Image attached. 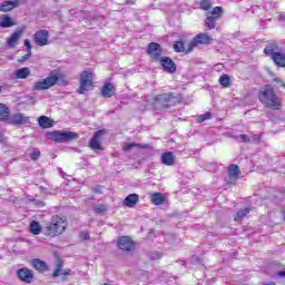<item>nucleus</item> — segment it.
<instances>
[{
	"label": "nucleus",
	"instance_id": "1",
	"mask_svg": "<svg viewBox=\"0 0 285 285\" xmlns=\"http://www.w3.org/2000/svg\"><path fill=\"white\" fill-rule=\"evenodd\" d=\"M258 99L265 108H271V110H279L282 108V100L268 85L258 92Z\"/></svg>",
	"mask_w": 285,
	"mask_h": 285
},
{
	"label": "nucleus",
	"instance_id": "2",
	"mask_svg": "<svg viewBox=\"0 0 285 285\" xmlns=\"http://www.w3.org/2000/svg\"><path fill=\"white\" fill-rule=\"evenodd\" d=\"M66 228H68V218L66 216H52L51 223L47 224L43 233L47 237H57V235H63Z\"/></svg>",
	"mask_w": 285,
	"mask_h": 285
},
{
	"label": "nucleus",
	"instance_id": "3",
	"mask_svg": "<svg viewBox=\"0 0 285 285\" xmlns=\"http://www.w3.org/2000/svg\"><path fill=\"white\" fill-rule=\"evenodd\" d=\"M94 81H95V72H92V69L88 68L83 70L80 73V78H79V88H78L79 95H86V92H89V90H92Z\"/></svg>",
	"mask_w": 285,
	"mask_h": 285
},
{
	"label": "nucleus",
	"instance_id": "4",
	"mask_svg": "<svg viewBox=\"0 0 285 285\" xmlns=\"http://www.w3.org/2000/svg\"><path fill=\"white\" fill-rule=\"evenodd\" d=\"M47 139L51 141H57L58 144H66V141H75L79 139V134L73 131H51L47 134Z\"/></svg>",
	"mask_w": 285,
	"mask_h": 285
},
{
	"label": "nucleus",
	"instance_id": "5",
	"mask_svg": "<svg viewBox=\"0 0 285 285\" xmlns=\"http://www.w3.org/2000/svg\"><path fill=\"white\" fill-rule=\"evenodd\" d=\"M177 98L171 94H160L154 99V106L156 108L166 109L170 106H175Z\"/></svg>",
	"mask_w": 285,
	"mask_h": 285
},
{
	"label": "nucleus",
	"instance_id": "6",
	"mask_svg": "<svg viewBox=\"0 0 285 285\" xmlns=\"http://www.w3.org/2000/svg\"><path fill=\"white\" fill-rule=\"evenodd\" d=\"M57 81H59V75L52 71L46 79L37 81L33 86V90H48L52 88V86H57Z\"/></svg>",
	"mask_w": 285,
	"mask_h": 285
},
{
	"label": "nucleus",
	"instance_id": "7",
	"mask_svg": "<svg viewBox=\"0 0 285 285\" xmlns=\"http://www.w3.org/2000/svg\"><path fill=\"white\" fill-rule=\"evenodd\" d=\"M7 121L11 126H26V124H30V117L26 116L22 112H17L9 116Z\"/></svg>",
	"mask_w": 285,
	"mask_h": 285
},
{
	"label": "nucleus",
	"instance_id": "8",
	"mask_svg": "<svg viewBox=\"0 0 285 285\" xmlns=\"http://www.w3.org/2000/svg\"><path fill=\"white\" fill-rule=\"evenodd\" d=\"M164 53V49L161 48V45L157 42H150L147 48V55L151 59H155V61H159L161 59V55Z\"/></svg>",
	"mask_w": 285,
	"mask_h": 285
},
{
	"label": "nucleus",
	"instance_id": "9",
	"mask_svg": "<svg viewBox=\"0 0 285 285\" xmlns=\"http://www.w3.org/2000/svg\"><path fill=\"white\" fill-rule=\"evenodd\" d=\"M202 45L210 43V36L208 33H198L189 43V47L187 48V52H191L193 48H197Z\"/></svg>",
	"mask_w": 285,
	"mask_h": 285
},
{
	"label": "nucleus",
	"instance_id": "10",
	"mask_svg": "<svg viewBox=\"0 0 285 285\" xmlns=\"http://www.w3.org/2000/svg\"><path fill=\"white\" fill-rule=\"evenodd\" d=\"M104 135H106V129H100L94 134L89 141V148H91V150H101V139H104Z\"/></svg>",
	"mask_w": 285,
	"mask_h": 285
},
{
	"label": "nucleus",
	"instance_id": "11",
	"mask_svg": "<svg viewBox=\"0 0 285 285\" xmlns=\"http://www.w3.org/2000/svg\"><path fill=\"white\" fill-rule=\"evenodd\" d=\"M48 39H50V32L48 30H39L33 35V40L37 46H48Z\"/></svg>",
	"mask_w": 285,
	"mask_h": 285
},
{
	"label": "nucleus",
	"instance_id": "12",
	"mask_svg": "<svg viewBox=\"0 0 285 285\" xmlns=\"http://www.w3.org/2000/svg\"><path fill=\"white\" fill-rule=\"evenodd\" d=\"M158 61L164 70L166 72H169V75H174V72H177V66L175 65V61H173V59L168 57H161Z\"/></svg>",
	"mask_w": 285,
	"mask_h": 285
},
{
	"label": "nucleus",
	"instance_id": "13",
	"mask_svg": "<svg viewBox=\"0 0 285 285\" xmlns=\"http://www.w3.org/2000/svg\"><path fill=\"white\" fill-rule=\"evenodd\" d=\"M117 246L118 248H120V250H124L125 253H130V250H135V243L128 236L119 238Z\"/></svg>",
	"mask_w": 285,
	"mask_h": 285
},
{
	"label": "nucleus",
	"instance_id": "14",
	"mask_svg": "<svg viewBox=\"0 0 285 285\" xmlns=\"http://www.w3.org/2000/svg\"><path fill=\"white\" fill-rule=\"evenodd\" d=\"M18 277L21 279V282H24L26 284H32L35 281V274H32V271L28 268H21L18 271Z\"/></svg>",
	"mask_w": 285,
	"mask_h": 285
},
{
	"label": "nucleus",
	"instance_id": "15",
	"mask_svg": "<svg viewBox=\"0 0 285 285\" xmlns=\"http://www.w3.org/2000/svg\"><path fill=\"white\" fill-rule=\"evenodd\" d=\"M19 6H20L19 0L3 1L0 4V12H10V10H14V8H19Z\"/></svg>",
	"mask_w": 285,
	"mask_h": 285
},
{
	"label": "nucleus",
	"instance_id": "16",
	"mask_svg": "<svg viewBox=\"0 0 285 285\" xmlns=\"http://www.w3.org/2000/svg\"><path fill=\"white\" fill-rule=\"evenodd\" d=\"M21 35H23V30L14 31L7 41L8 48H10V49L14 48V46H17L19 39H21Z\"/></svg>",
	"mask_w": 285,
	"mask_h": 285
},
{
	"label": "nucleus",
	"instance_id": "17",
	"mask_svg": "<svg viewBox=\"0 0 285 285\" xmlns=\"http://www.w3.org/2000/svg\"><path fill=\"white\" fill-rule=\"evenodd\" d=\"M160 159H161V164H164L165 166H175L176 157H175V154L170 151L164 153L160 156Z\"/></svg>",
	"mask_w": 285,
	"mask_h": 285
},
{
	"label": "nucleus",
	"instance_id": "18",
	"mask_svg": "<svg viewBox=\"0 0 285 285\" xmlns=\"http://www.w3.org/2000/svg\"><path fill=\"white\" fill-rule=\"evenodd\" d=\"M139 202V195L137 194H130L128 195L125 200L122 202L124 206H127V208H135V205Z\"/></svg>",
	"mask_w": 285,
	"mask_h": 285
},
{
	"label": "nucleus",
	"instance_id": "19",
	"mask_svg": "<svg viewBox=\"0 0 285 285\" xmlns=\"http://www.w3.org/2000/svg\"><path fill=\"white\" fill-rule=\"evenodd\" d=\"M31 266L32 268H35L36 271H39L40 273H45V271H48V265L46 264V262L39 258L32 259Z\"/></svg>",
	"mask_w": 285,
	"mask_h": 285
},
{
	"label": "nucleus",
	"instance_id": "20",
	"mask_svg": "<svg viewBox=\"0 0 285 285\" xmlns=\"http://www.w3.org/2000/svg\"><path fill=\"white\" fill-rule=\"evenodd\" d=\"M102 97L110 99L115 95V86L112 83H105L101 88Z\"/></svg>",
	"mask_w": 285,
	"mask_h": 285
},
{
	"label": "nucleus",
	"instance_id": "21",
	"mask_svg": "<svg viewBox=\"0 0 285 285\" xmlns=\"http://www.w3.org/2000/svg\"><path fill=\"white\" fill-rule=\"evenodd\" d=\"M272 59L276 66L285 68V52H275L273 53Z\"/></svg>",
	"mask_w": 285,
	"mask_h": 285
},
{
	"label": "nucleus",
	"instance_id": "22",
	"mask_svg": "<svg viewBox=\"0 0 285 285\" xmlns=\"http://www.w3.org/2000/svg\"><path fill=\"white\" fill-rule=\"evenodd\" d=\"M12 26H17V22L12 21V18L9 16H2L0 18V28H12Z\"/></svg>",
	"mask_w": 285,
	"mask_h": 285
},
{
	"label": "nucleus",
	"instance_id": "23",
	"mask_svg": "<svg viewBox=\"0 0 285 285\" xmlns=\"http://www.w3.org/2000/svg\"><path fill=\"white\" fill-rule=\"evenodd\" d=\"M9 117L10 108L3 104H0V121H8Z\"/></svg>",
	"mask_w": 285,
	"mask_h": 285
},
{
	"label": "nucleus",
	"instance_id": "24",
	"mask_svg": "<svg viewBox=\"0 0 285 285\" xmlns=\"http://www.w3.org/2000/svg\"><path fill=\"white\" fill-rule=\"evenodd\" d=\"M30 77V68L23 67L16 71V79H28Z\"/></svg>",
	"mask_w": 285,
	"mask_h": 285
},
{
	"label": "nucleus",
	"instance_id": "25",
	"mask_svg": "<svg viewBox=\"0 0 285 285\" xmlns=\"http://www.w3.org/2000/svg\"><path fill=\"white\" fill-rule=\"evenodd\" d=\"M38 124H39L40 128H52V122H50V118H48L46 116H41L38 119Z\"/></svg>",
	"mask_w": 285,
	"mask_h": 285
},
{
	"label": "nucleus",
	"instance_id": "26",
	"mask_svg": "<svg viewBox=\"0 0 285 285\" xmlns=\"http://www.w3.org/2000/svg\"><path fill=\"white\" fill-rule=\"evenodd\" d=\"M216 21L217 18H215V16H209L207 14V18L205 19V26L209 29V30H214L215 26H216Z\"/></svg>",
	"mask_w": 285,
	"mask_h": 285
},
{
	"label": "nucleus",
	"instance_id": "27",
	"mask_svg": "<svg viewBox=\"0 0 285 285\" xmlns=\"http://www.w3.org/2000/svg\"><path fill=\"white\" fill-rule=\"evenodd\" d=\"M238 175H239V166L230 165L228 168V176L230 177V179H237Z\"/></svg>",
	"mask_w": 285,
	"mask_h": 285
},
{
	"label": "nucleus",
	"instance_id": "28",
	"mask_svg": "<svg viewBox=\"0 0 285 285\" xmlns=\"http://www.w3.org/2000/svg\"><path fill=\"white\" fill-rule=\"evenodd\" d=\"M151 202L155 204V206H161L164 204V196L159 193H155L151 195Z\"/></svg>",
	"mask_w": 285,
	"mask_h": 285
},
{
	"label": "nucleus",
	"instance_id": "29",
	"mask_svg": "<svg viewBox=\"0 0 285 285\" xmlns=\"http://www.w3.org/2000/svg\"><path fill=\"white\" fill-rule=\"evenodd\" d=\"M30 230L32 235H39L41 233V225L39 224V222L37 220L31 222Z\"/></svg>",
	"mask_w": 285,
	"mask_h": 285
},
{
	"label": "nucleus",
	"instance_id": "30",
	"mask_svg": "<svg viewBox=\"0 0 285 285\" xmlns=\"http://www.w3.org/2000/svg\"><path fill=\"white\" fill-rule=\"evenodd\" d=\"M248 213H250V208L240 209V210L236 214L234 220H235V222H242V220L244 219V217H246V215H248Z\"/></svg>",
	"mask_w": 285,
	"mask_h": 285
},
{
	"label": "nucleus",
	"instance_id": "31",
	"mask_svg": "<svg viewBox=\"0 0 285 285\" xmlns=\"http://www.w3.org/2000/svg\"><path fill=\"white\" fill-rule=\"evenodd\" d=\"M174 50L175 52H188V49L184 47V41H176L174 43Z\"/></svg>",
	"mask_w": 285,
	"mask_h": 285
},
{
	"label": "nucleus",
	"instance_id": "32",
	"mask_svg": "<svg viewBox=\"0 0 285 285\" xmlns=\"http://www.w3.org/2000/svg\"><path fill=\"white\" fill-rule=\"evenodd\" d=\"M219 83L223 85L224 88H228L230 86V77L228 75H222L219 77Z\"/></svg>",
	"mask_w": 285,
	"mask_h": 285
},
{
	"label": "nucleus",
	"instance_id": "33",
	"mask_svg": "<svg viewBox=\"0 0 285 285\" xmlns=\"http://www.w3.org/2000/svg\"><path fill=\"white\" fill-rule=\"evenodd\" d=\"M222 14H224V9L222 7H215L210 12V17H214L216 19H219Z\"/></svg>",
	"mask_w": 285,
	"mask_h": 285
},
{
	"label": "nucleus",
	"instance_id": "34",
	"mask_svg": "<svg viewBox=\"0 0 285 285\" xmlns=\"http://www.w3.org/2000/svg\"><path fill=\"white\" fill-rule=\"evenodd\" d=\"M30 159H32V161H37V159H39V157H41V150H39L38 148H33L31 150V153L29 154Z\"/></svg>",
	"mask_w": 285,
	"mask_h": 285
},
{
	"label": "nucleus",
	"instance_id": "35",
	"mask_svg": "<svg viewBox=\"0 0 285 285\" xmlns=\"http://www.w3.org/2000/svg\"><path fill=\"white\" fill-rule=\"evenodd\" d=\"M108 210V208L106 207V205H97L94 208V212L96 213V215H104V213H106Z\"/></svg>",
	"mask_w": 285,
	"mask_h": 285
},
{
	"label": "nucleus",
	"instance_id": "36",
	"mask_svg": "<svg viewBox=\"0 0 285 285\" xmlns=\"http://www.w3.org/2000/svg\"><path fill=\"white\" fill-rule=\"evenodd\" d=\"M62 268H63V262L59 261V262L57 263V267H56V269H55V272H53V277H59V275L62 274V273H61Z\"/></svg>",
	"mask_w": 285,
	"mask_h": 285
},
{
	"label": "nucleus",
	"instance_id": "37",
	"mask_svg": "<svg viewBox=\"0 0 285 285\" xmlns=\"http://www.w3.org/2000/svg\"><path fill=\"white\" fill-rule=\"evenodd\" d=\"M210 117H213V114L206 112V114H204V115H200V116L197 118V121H198V124H203V121H208V119H210Z\"/></svg>",
	"mask_w": 285,
	"mask_h": 285
},
{
	"label": "nucleus",
	"instance_id": "38",
	"mask_svg": "<svg viewBox=\"0 0 285 285\" xmlns=\"http://www.w3.org/2000/svg\"><path fill=\"white\" fill-rule=\"evenodd\" d=\"M200 10H210V0H200Z\"/></svg>",
	"mask_w": 285,
	"mask_h": 285
},
{
	"label": "nucleus",
	"instance_id": "39",
	"mask_svg": "<svg viewBox=\"0 0 285 285\" xmlns=\"http://www.w3.org/2000/svg\"><path fill=\"white\" fill-rule=\"evenodd\" d=\"M264 52H265V55H272V57H273V55H275V48L273 47V45H269V46L265 47Z\"/></svg>",
	"mask_w": 285,
	"mask_h": 285
},
{
	"label": "nucleus",
	"instance_id": "40",
	"mask_svg": "<svg viewBox=\"0 0 285 285\" xmlns=\"http://www.w3.org/2000/svg\"><path fill=\"white\" fill-rule=\"evenodd\" d=\"M238 141H240L242 144H248V141H250V138H248L246 134H242L238 136Z\"/></svg>",
	"mask_w": 285,
	"mask_h": 285
},
{
	"label": "nucleus",
	"instance_id": "41",
	"mask_svg": "<svg viewBox=\"0 0 285 285\" xmlns=\"http://www.w3.org/2000/svg\"><path fill=\"white\" fill-rule=\"evenodd\" d=\"M164 257V254L161 252H154L151 254V259H161Z\"/></svg>",
	"mask_w": 285,
	"mask_h": 285
},
{
	"label": "nucleus",
	"instance_id": "42",
	"mask_svg": "<svg viewBox=\"0 0 285 285\" xmlns=\"http://www.w3.org/2000/svg\"><path fill=\"white\" fill-rule=\"evenodd\" d=\"M31 56H32V51H27V55L22 56L19 62L23 63V61H28V58Z\"/></svg>",
	"mask_w": 285,
	"mask_h": 285
},
{
	"label": "nucleus",
	"instance_id": "43",
	"mask_svg": "<svg viewBox=\"0 0 285 285\" xmlns=\"http://www.w3.org/2000/svg\"><path fill=\"white\" fill-rule=\"evenodd\" d=\"M277 279H285V271H279L275 273Z\"/></svg>",
	"mask_w": 285,
	"mask_h": 285
},
{
	"label": "nucleus",
	"instance_id": "44",
	"mask_svg": "<svg viewBox=\"0 0 285 285\" xmlns=\"http://www.w3.org/2000/svg\"><path fill=\"white\" fill-rule=\"evenodd\" d=\"M274 83H276V88H285V83L284 81L279 80V79H274Z\"/></svg>",
	"mask_w": 285,
	"mask_h": 285
},
{
	"label": "nucleus",
	"instance_id": "45",
	"mask_svg": "<svg viewBox=\"0 0 285 285\" xmlns=\"http://www.w3.org/2000/svg\"><path fill=\"white\" fill-rule=\"evenodd\" d=\"M24 46L27 48V52H32V46L30 45V40H24Z\"/></svg>",
	"mask_w": 285,
	"mask_h": 285
},
{
	"label": "nucleus",
	"instance_id": "46",
	"mask_svg": "<svg viewBox=\"0 0 285 285\" xmlns=\"http://www.w3.org/2000/svg\"><path fill=\"white\" fill-rule=\"evenodd\" d=\"M80 237L81 239H90V234L88 232H81Z\"/></svg>",
	"mask_w": 285,
	"mask_h": 285
},
{
	"label": "nucleus",
	"instance_id": "47",
	"mask_svg": "<svg viewBox=\"0 0 285 285\" xmlns=\"http://www.w3.org/2000/svg\"><path fill=\"white\" fill-rule=\"evenodd\" d=\"M135 146H137V145H135V144H129V145H127V146L124 147V150H130L131 148H135Z\"/></svg>",
	"mask_w": 285,
	"mask_h": 285
},
{
	"label": "nucleus",
	"instance_id": "48",
	"mask_svg": "<svg viewBox=\"0 0 285 285\" xmlns=\"http://www.w3.org/2000/svg\"><path fill=\"white\" fill-rule=\"evenodd\" d=\"M252 141H255L256 144H259V136L258 135H254L252 137Z\"/></svg>",
	"mask_w": 285,
	"mask_h": 285
},
{
	"label": "nucleus",
	"instance_id": "49",
	"mask_svg": "<svg viewBox=\"0 0 285 285\" xmlns=\"http://www.w3.org/2000/svg\"><path fill=\"white\" fill-rule=\"evenodd\" d=\"M62 275H70V269H66Z\"/></svg>",
	"mask_w": 285,
	"mask_h": 285
},
{
	"label": "nucleus",
	"instance_id": "50",
	"mask_svg": "<svg viewBox=\"0 0 285 285\" xmlns=\"http://www.w3.org/2000/svg\"><path fill=\"white\" fill-rule=\"evenodd\" d=\"M264 285H275V282L265 283Z\"/></svg>",
	"mask_w": 285,
	"mask_h": 285
},
{
	"label": "nucleus",
	"instance_id": "51",
	"mask_svg": "<svg viewBox=\"0 0 285 285\" xmlns=\"http://www.w3.org/2000/svg\"><path fill=\"white\" fill-rule=\"evenodd\" d=\"M284 16H279V21H284Z\"/></svg>",
	"mask_w": 285,
	"mask_h": 285
},
{
	"label": "nucleus",
	"instance_id": "52",
	"mask_svg": "<svg viewBox=\"0 0 285 285\" xmlns=\"http://www.w3.org/2000/svg\"><path fill=\"white\" fill-rule=\"evenodd\" d=\"M38 206H43V202H39V203H38Z\"/></svg>",
	"mask_w": 285,
	"mask_h": 285
},
{
	"label": "nucleus",
	"instance_id": "53",
	"mask_svg": "<svg viewBox=\"0 0 285 285\" xmlns=\"http://www.w3.org/2000/svg\"><path fill=\"white\" fill-rule=\"evenodd\" d=\"M181 265H183V266H186V262L181 261Z\"/></svg>",
	"mask_w": 285,
	"mask_h": 285
},
{
	"label": "nucleus",
	"instance_id": "54",
	"mask_svg": "<svg viewBox=\"0 0 285 285\" xmlns=\"http://www.w3.org/2000/svg\"><path fill=\"white\" fill-rule=\"evenodd\" d=\"M3 137L0 135V141H2Z\"/></svg>",
	"mask_w": 285,
	"mask_h": 285
},
{
	"label": "nucleus",
	"instance_id": "55",
	"mask_svg": "<svg viewBox=\"0 0 285 285\" xmlns=\"http://www.w3.org/2000/svg\"><path fill=\"white\" fill-rule=\"evenodd\" d=\"M1 90H3V87L0 86V92H1Z\"/></svg>",
	"mask_w": 285,
	"mask_h": 285
},
{
	"label": "nucleus",
	"instance_id": "56",
	"mask_svg": "<svg viewBox=\"0 0 285 285\" xmlns=\"http://www.w3.org/2000/svg\"><path fill=\"white\" fill-rule=\"evenodd\" d=\"M104 285H110V284L105 283Z\"/></svg>",
	"mask_w": 285,
	"mask_h": 285
}]
</instances>
